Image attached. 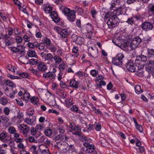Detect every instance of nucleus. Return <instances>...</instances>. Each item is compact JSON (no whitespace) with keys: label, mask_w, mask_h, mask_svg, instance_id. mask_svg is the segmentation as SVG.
Listing matches in <instances>:
<instances>
[{"label":"nucleus","mask_w":154,"mask_h":154,"mask_svg":"<svg viewBox=\"0 0 154 154\" xmlns=\"http://www.w3.org/2000/svg\"><path fill=\"white\" fill-rule=\"evenodd\" d=\"M91 13L92 15V17L93 18H95L96 15L97 14V12L96 10H95L94 8H92L91 11Z\"/></svg>","instance_id":"obj_50"},{"label":"nucleus","mask_w":154,"mask_h":154,"mask_svg":"<svg viewBox=\"0 0 154 154\" xmlns=\"http://www.w3.org/2000/svg\"><path fill=\"white\" fill-rule=\"evenodd\" d=\"M70 110L74 112H77L79 110V109L76 105H73L72 107L70 108Z\"/></svg>","instance_id":"obj_59"},{"label":"nucleus","mask_w":154,"mask_h":154,"mask_svg":"<svg viewBox=\"0 0 154 154\" xmlns=\"http://www.w3.org/2000/svg\"><path fill=\"white\" fill-rule=\"evenodd\" d=\"M81 140L84 142L90 143L91 141V140L90 138H87L85 136H82L81 138Z\"/></svg>","instance_id":"obj_39"},{"label":"nucleus","mask_w":154,"mask_h":154,"mask_svg":"<svg viewBox=\"0 0 154 154\" xmlns=\"http://www.w3.org/2000/svg\"><path fill=\"white\" fill-rule=\"evenodd\" d=\"M30 98V94L27 91H25L23 95V99L25 100H27Z\"/></svg>","instance_id":"obj_47"},{"label":"nucleus","mask_w":154,"mask_h":154,"mask_svg":"<svg viewBox=\"0 0 154 154\" xmlns=\"http://www.w3.org/2000/svg\"><path fill=\"white\" fill-rule=\"evenodd\" d=\"M116 2L117 5V6L122 8L125 4V2L124 0H117Z\"/></svg>","instance_id":"obj_27"},{"label":"nucleus","mask_w":154,"mask_h":154,"mask_svg":"<svg viewBox=\"0 0 154 154\" xmlns=\"http://www.w3.org/2000/svg\"><path fill=\"white\" fill-rule=\"evenodd\" d=\"M10 109L8 107H5L3 109V112L6 115H8L10 112Z\"/></svg>","instance_id":"obj_51"},{"label":"nucleus","mask_w":154,"mask_h":154,"mask_svg":"<svg viewBox=\"0 0 154 154\" xmlns=\"http://www.w3.org/2000/svg\"><path fill=\"white\" fill-rule=\"evenodd\" d=\"M37 69L40 72H45L47 69V68L45 63L42 62H38L37 65Z\"/></svg>","instance_id":"obj_12"},{"label":"nucleus","mask_w":154,"mask_h":154,"mask_svg":"<svg viewBox=\"0 0 154 154\" xmlns=\"http://www.w3.org/2000/svg\"><path fill=\"white\" fill-rule=\"evenodd\" d=\"M149 11L154 15V4L149 6Z\"/></svg>","instance_id":"obj_63"},{"label":"nucleus","mask_w":154,"mask_h":154,"mask_svg":"<svg viewBox=\"0 0 154 154\" xmlns=\"http://www.w3.org/2000/svg\"><path fill=\"white\" fill-rule=\"evenodd\" d=\"M55 140L63 141L64 138H63V135H58L54 137Z\"/></svg>","instance_id":"obj_42"},{"label":"nucleus","mask_w":154,"mask_h":154,"mask_svg":"<svg viewBox=\"0 0 154 154\" xmlns=\"http://www.w3.org/2000/svg\"><path fill=\"white\" fill-rule=\"evenodd\" d=\"M39 54L42 58L44 59L45 61L48 60L51 63L53 62V59L54 56L51 54L50 53L46 54L44 52H42Z\"/></svg>","instance_id":"obj_6"},{"label":"nucleus","mask_w":154,"mask_h":154,"mask_svg":"<svg viewBox=\"0 0 154 154\" xmlns=\"http://www.w3.org/2000/svg\"><path fill=\"white\" fill-rule=\"evenodd\" d=\"M24 122L28 125H35V119H31L29 117L26 118L24 119Z\"/></svg>","instance_id":"obj_19"},{"label":"nucleus","mask_w":154,"mask_h":154,"mask_svg":"<svg viewBox=\"0 0 154 154\" xmlns=\"http://www.w3.org/2000/svg\"><path fill=\"white\" fill-rule=\"evenodd\" d=\"M151 37L148 36H146L143 38V41L145 43H147L149 42L151 40Z\"/></svg>","instance_id":"obj_64"},{"label":"nucleus","mask_w":154,"mask_h":154,"mask_svg":"<svg viewBox=\"0 0 154 154\" xmlns=\"http://www.w3.org/2000/svg\"><path fill=\"white\" fill-rule=\"evenodd\" d=\"M72 99L71 98H67L65 100V105L67 108H69L71 105L73 104Z\"/></svg>","instance_id":"obj_23"},{"label":"nucleus","mask_w":154,"mask_h":154,"mask_svg":"<svg viewBox=\"0 0 154 154\" xmlns=\"http://www.w3.org/2000/svg\"><path fill=\"white\" fill-rule=\"evenodd\" d=\"M43 42V43L44 44H45L46 46H49L51 44V40L48 38H45L44 39Z\"/></svg>","instance_id":"obj_43"},{"label":"nucleus","mask_w":154,"mask_h":154,"mask_svg":"<svg viewBox=\"0 0 154 154\" xmlns=\"http://www.w3.org/2000/svg\"><path fill=\"white\" fill-rule=\"evenodd\" d=\"M58 94L59 96L62 99H65L66 97V93L64 92L63 91H60L58 93Z\"/></svg>","instance_id":"obj_41"},{"label":"nucleus","mask_w":154,"mask_h":154,"mask_svg":"<svg viewBox=\"0 0 154 154\" xmlns=\"http://www.w3.org/2000/svg\"><path fill=\"white\" fill-rule=\"evenodd\" d=\"M147 60L146 57L141 55L136 57L135 60V63L138 64L137 67L138 68L143 69L144 67L145 63Z\"/></svg>","instance_id":"obj_2"},{"label":"nucleus","mask_w":154,"mask_h":154,"mask_svg":"<svg viewBox=\"0 0 154 154\" xmlns=\"http://www.w3.org/2000/svg\"><path fill=\"white\" fill-rule=\"evenodd\" d=\"M63 12L68 19L70 22H73L75 19V13L73 11H70L69 8H65Z\"/></svg>","instance_id":"obj_3"},{"label":"nucleus","mask_w":154,"mask_h":154,"mask_svg":"<svg viewBox=\"0 0 154 154\" xmlns=\"http://www.w3.org/2000/svg\"><path fill=\"white\" fill-rule=\"evenodd\" d=\"M7 99L4 97H2L0 98V103L3 105H6L8 103Z\"/></svg>","instance_id":"obj_36"},{"label":"nucleus","mask_w":154,"mask_h":154,"mask_svg":"<svg viewBox=\"0 0 154 154\" xmlns=\"http://www.w3.org/2000/svg\"><path fill=\"white\" fill-rule=\"evenodd\" d=\"M24 47L23 45H17V47H11V50L14 52H18L19 54H22L23 52Z\"/></svg>","instance_id":"obj_9"},{"label":"nucleus","mask_w":154,"mask_h":154,"mask_svg":"<svg viewBox=\"0 0 154 154\" xmlns=\"http://www.w3.org/2000/svg\"><path fill=\"white\" fill-rule=\"evenodd\" d=\"M141 41V38L139 36L133 38L130 43V47L131 49H134L137 48Z\"/></svg>","instance_id":"obj_5"},{"label":"nucleus","mask_w":154,"mask_h":154,"mask_svg":"<svg viewBox=\"0 0 154 154\" xmlns=\"http://www.w3.org/2000/svg\"><path fill=\"white\" fill-rule=\"evenodd\" d=\"M91 50L90 53V55L93 57L95 58L97 56L98 51L97 50H94L92 47L91 48Z\"/></svg>","instance_id":"obj_25"},{"label":"nucleus","mask_w":154,"mask_h":154,"mask_svg":"<svg viewBox=\"0 0 154 154\" xmlns=\"http://www.w3.org/2000/svg\"><path fill=\"white\" fill-rule=\"evenodd\" d=\"M136 128L140 132H142L143 131V128L141 125L138 124L135 126Z\"/></svg>","instance_id":"obj_61"},{"label":"nucleus","mask_w":154,"mask_h":154,"mask_svg":"<svg viewBox=\"0 0 154 154\" xmlns=\"http://www.w3.org/2000/svg\"><path fill=\"white\" fill-rule=\"evenodd\" d=\"M138 66H135L133 61L131 60H129L127 63L126 68L127 70L132 72L136 71Z\"/></svg>","instance_id":"obj_7"},{"label":"nucleus","mask_w":154,"mask_h":154,"mask_svg":"<svg viewBox=\"0 0 154 154\" xmlns=\"http://www.w3.org/2000/svg\"><path fill=\"white\" fill-rule=\"evenodd\" d=\"M124 57V55L123 53H120L117 54L112 58V63L116 65H122Z\"/></svg>","instance_id":"obj_4"},{"label":"nucleus","mask_w":154,"mask_h":154,"mask_svg":"<svg viewBox=\"0 0 154 154\" xmlns=\"http://www.w3.org/2000/svg\"><path fill=\"white\" fill-rule=\"evenodd\" d=\"M28 126L26 125L22 124L18 126V128L20 130L23 131Z\"/></svg>","instance_id":"obj_49"},{"label":"nucleus","mask_w":154,"mask_h":154,"mask_svg":"<svg viewBox=\"0 0 154 154\" xmlns=\"http://www.w3.org/2000/svg\"><path fill=\"white\" fill-rule=\"evenodd\" d=\"M9 137L8 133L6 132H2L0 134V140L4 142H7Z\"/></svg>","instance_id":"obj_17"},{"label":"nucleus","mask_w":154,"mask_h":154,"mask_svg":"<svg viewBox=\"0 0 154 154\" xmlns=\"http://www.w3.org/2000/svg\"><path fill=\"white\" fill-rule=\"evenodd\" d=\"M0 119L1 121H3L5 123H7L9 121V118L4 115L0 116Z\"/></svg>","instance_id":"obj_40"},{"label":"nucleus","mask_w":154,"mask_h":154,"mask_svg":"<svg viewBox=\"0 0 154 154\" xmlns=\"http://www.w3.org/2000/svg\"><path fill=\"white\" fill-rule=\"evenodd\" d=\"M142 69H140V68H138L137 67L136 71V74L139 77H141L144 75L143 72V71Z\"/></svg>","instance_id":"obj_31"},{"label":"nucleus","mask_w":154,"mask_h":154,"mask_svg":"<svg viewBox=\"0 0 154 154\" xmlns=\"http://www.w3.org/2000/svg\"><path fill=\"white\" fill-rule=\"evenodd\" d=\"M44 132L46 135L48 136H51L52 133V130L50 129L45 130Z\"/></svg>","instance_id":"obj_48"},{"label":"nucleus","mask_w":154,"mask_h":154,"mask_svg":"<svg viewBox=\"0 0 154 154\" xmlns=\"http://www.w3.org/2000/svg\"><path fill=\"white\" fill-rule=\"evenodd\" d=\"M27 114L29 116H32L34 113V111L31 109H28L27 112Z\"/></svg>","instance_id":"obj_62"},{"label":"nucleus","mask_w":154,"mask_h":154,"mask_svg":"<svg viewBox=\"0 0 154 154\" xmlns=\"http://www.w3.org/2000/svg\"><path fill=\"white\" fill-rule=\"evenodd\" d=\"M119 23V20L118 17L115 15L110 17L107 22L108 27L111 29L115 27Z\"/></svg>","instance_id":"obj_1"},{"label":"nucleus","mask_w":154,"mask_h":154,"mask_svg":"<svg viewBox=\"0 0 154 154\" xmlns=\"http://www.w3.org/2000/svg\"><path fill=\"white\" fill-rule=\"evenodd\" d=\"M141 28L143 30L146 31L151 30L153 28V24L149 22H145L143 23Z\"/></svg>","instance_id":"obj_8"},{"label":"nucleus","mask_w":154,"mask_h":154,"mask_svg":"<svg viewBox=\"0 0 154 154\" xmlns=\"http://www.w3.org/2000/svg\"><path fill=\"white\" fill-rule=\"evenodd\" d=\"M54 29L58 34H60L63 29L59 26H56L54 27Z\"/></svg>","instance_id":"obj_53"},{"label":"nucleus","mask_w":154,"mask_h":154,"mask_svg":"<svg viewBox=\"0 0 154 154\" xmlns=\"http://www.w3.org/2000/svg\"><path fill=\"white\" fill-rule=\"evenodd\" d=\"M148 58H152L154 56V49H147Z\"/></svg>","instance_id":"obj_28"},{"label":"nucleus","mask_w":154,"mask_h":154,"mask_svg":"<svg viewBox=\"0 0 154 154\" xmlns=\"http://www.w3.org/2000/svg\"><path fill=\"white\" fill-rule=\"evenodd\" d=\"M83 145L86 148V152L87 153H91L94 150V145L92 144H90L89 143L84 142L83 143Z\"/></svg>","instance_id":"obj_10"},{"label":"nucleus","mask_w":154,"mask_h":154,"mask_svg":"<svg viewBox=\"0 0 154 154\" xmlns=\"http://www.w3.org/2000/svg\"><path fill=\"white\" fill-rule=\"evenodd\" d=\"M30 128L29 126H28L27 128L25 129L24 131H22L23 134L25 136L29 132Z\"/></svg>","instance_id":"obj_60"},{"label":"nucleus","mask_w":154,"mask_h":154,"mask_svg":"<svg viewBox=\"0 0 154 154\" xmlns=\"http://www.w3.org/2000/svg\"><path fill=\"white\" fill-rule=\"evenodd\" d=\"M117 6V3L116 2H112L111 5L110 7V9L111 10H113L114 11L116 8V7Z\"/></svg>","instance_id":"obj_44"},{"label":"nucleus","mask_w":154,"mask_h":154,"mask_svg":"<svg viewBox=\"0 0 154 154\" xmlns=\"http://www.w3.org/2000/svg\"><path fill=\"white\" fill-rule=\"evenodd\" d=\"M49 93L51 95L48 98L47 102L48 103L49 105L51 106H54L56 104L55 97L54 95L52 94L50 92H49Z\"/></svg>","instance_id":"obj_14"},{"label":"nucleus","mask_w":154,"mask_h":154,"mask_svg":"<svg viewBox=\"0 0 154 154\" xmlns=\"http://www.w3.org/2000/svg\"><path fill=\"white\" fill-rule=\"evenodd\" d=\"M70 32L67 29H62L60 34V36L64 38H66L68 35L70 34Z\"/></svg>","instance_id":"obj_18"},{"label":"nucleus","mask_w":154,"mask_h":154,"mask_svg":"<svg viewBox=\"0 0 154 154\" xmlns=\"http://www.w3.org/2000/svg\"><path fill=\"white\" fill-rule=\"evenodd\" d=\"M87 29L88 33L91 32L92 30V26L91 24L89 23H87L86 25H85Z\"/></svg>","instance_id":"obj_37"},{"label":"nucleus","mask_w":154,"mask_h":154,"mask_svg":"<svg viewBox=\"0 0 154 154\" xmlns=\"http://www.w3.org/2000/svg\"><path fill=\"white\" fill-rule=\"evenodd\" d=\"M27 55L29 57H35V56H36L35 51L32 50H29L27 53Z\"/></svg>","instance_id":"obj_26"},{"label":"nucleus","mask_w":154,"mask_h":154,"mask_svg":"<svg viewBox=\"0 0 154 154\" xmlns=\"http://www.w3.org/2000/svg\"><path fill=\"white\" fill-rule=\"evenodd\" d=\"M8 131L9 133L11 134H13L16 131L15 128L13 126L10 127L8 129Z\"/></svg>","instance_id":"obj_45"},{"label":"nucleus","mask_w":154,"mask_h":154,"mask_svg":"<svg viewBox=\"0 0 154 154\" xmlns=\"http://www.w3.org/2000/svg\"><path fill=\"white\" fill-rule=\"evenodd\" d=\"M29 62L30 64L32 65H38V63L37 60L34 59H31L29 60Z\"/></svg>","instance_id":"obj_46"},{"label":"nucleus","mask_w":154,"mask_h":154,"mask_svg":"<svg viewBox=\"0 0 154 154\" xmlns=\"http://www.w3.org/2000/svg\"><path fill=\"white\" fill-rule=\"evenodd\" d=\"M53 59L55 61V63H60L62 61V58L57 55L54 57Z\"/></svg>","instance_id":"obj_34"},{"label":"nucleus","mask_w":154,"mask_h":154,"mask_svg":"<svg viewBox=\"0 0 154 154\" xmlns=\"http://www.w3.org/2000/svg\"><path fill=\"white\" fill-rule=\"evenodd\" d=\"M50 15L51 16L53 20L55 23H58L60 21V20L58 17V15L57 13L55 11H53L50 14Z\"/></svg>","instance_id":"obj_16"},{"label":"nucleus","mask_w":154,"mask_h":154,"mask_svg":"<svg viewBox=\"0 0 154 154\" xmlns=\"http://www.w3.org/2000/svg\"><path fill=\"white\" fill-rule=\"evenodd\" d=\"M69 85L71 87L73 88H77L79 87L78 83L74 79H72L70 81L69 83Z\"/></svg>","instance_id":"obj_22"},{"label":"nucleus","mask_w":154,"mask_h":154,"mask_svg":"<svg viewBox=\"0 0 154 154\" xmlns=\"http://www.w3.org/2000/svg\"><path fill=\"white\" fill-rule=\"evenodd\" d=\"M116 8L114 11L116 12V14L117 15H119L123 13V10H125L124 8H120L118 6L116 7Z\"/></svg>","instance_id":"obj_21"},{"label":"nucleus","mask_w":154,"mask_h":154,"mask_svg":"<svg viewBox=\"0 0 154 154\" xmlns=\"http://www.w3.org/2000/svg\"><path fill=\"white\" fill-rule=\"evenodd\" d=\"M7 76L8 77L10 78L11 79H20V78L19 77L13 75L11 74H7Z\"/></svg>","instance_id":"obj_56"},{"label":"nucleus","mask_w":154,"mask_h":154,"mask_svg":"<svg viewBox=\"0 0 154 154\" xmlns=\"http://www.w3.org/2000/svg\"><path fill=\"white\" fill-rule=\"evenodd\" d=\"M72 129H73L75 131V132L73 133L74 135L80 136L81 134L80 132L81 131V129L78 127H76L75 125L72 126Z\"/></svg>","instance_id":"obj_20"},{"label":"nucleus","mask_w":154,"mask_h":154,"mask_svg":"<svg viewBox=\"0 0 154 154\" xmlns=\"http://www.w3.org/2000/svg\"><path fill=\"white\" fill-rule=\"evenodd\" d=\"M5 81L7 85L12 88V89H13V88H15L16 85L12 82V81L8 80H5Z\"/></svg>","instance_id":"obj_30"},{"label":"nucleus","mask_w":154,"mask_h":154,"mask_svg":"<svg viewBox=\"0 0 154 154\" xmlns=\"http://www.w3.org/2000/svg\"><path fill=\"white\" fill-rule=\"evenodd\" d=\"M18 75L24 78H27L29 76L28 74L25 72L19 73Z\"/></svg>","instance_id":"obj_55"},{"label":"nucleus","mask_w":154,"mask_h":154,"mask_svg":"<svg viewBox=\"0 0 154 154\" xmlns=\"http://www.w3.org/2000/svg\"><path fill=\"white\" fill-rule=\"evenodd\" d=\"M134 88L135 92L137 94H140L143 92L140 86L139 85H136Z\"/></svg>","instance_id":"obj_33"},{"label":"nucleus","mask_w":154,"mask_h":154,"mask_svg":"<svg viewBox=\"0 0 154 154\" xmlns=\"http://www.w3.org/2000/svg\"><path fill=\"white\" fill-rule=\"evenodd\" d=\"M31 133L32 135H35L36 134H39L40 135H41V133L39 131H36L35 129H32L31 130Z\"/></svg>","instance_id":"obj_54"},{"label":"nucleus","mask_w":154,"mask_h":154,"mask_svg":"<svg viewBox=\"0 0 154 154\" xmlns=\"http://www.w3.org/2000/svg\"><path fill=\"white\" fill-rule=\"evenodd\" d=\"M14 3L16 5H17L18 6V8L20 10H22V7L20 5V2L18 0H12Z\"/></svg>","instance_id":"obj_52"},{"label":"nucleus","mask_w":154,"mask_h":154,"mask_svg":"<svg viewBox=\"0 0 154 154\" xmlns=\"http://www.w3.org/2000/svg\"><path fill=\"white\" fill-rule=\"evenodd\" d=\"M66 67V64L65 63L63 62L60 64L59 66V69L60 70V72H62Z\"/></svg>","instance_id":"obj_35"},{"label":"nucleus","mask_w":154,"mask_h":154,"mask_svg":"<svg viewBox=\"0 0 154 154\" xmlns=\"http://www.w3.org/2000/svg\"><path fill=\"white\" fill-rule=\"evenodd\" d=\"M45 45L43 43H39L38 48L40 50H43L45 48Z\"/></svg>","instance_id":"obj_57"},{"label":"nucleus","mask_w":154,"mask_h":154,"mask_svg":"<svg viewBox=\"0 0 154 154\" xmlns=\"http://www.w3.org/2000/svg\"><path fill=\"white\" fill-rule=\"evenodd\" d=\"M121 49L123 50L126 51L128 50V46L126 43H124L123 44H121L119 45V46Z\"/></svg>","instance_id":"obj_32"},{"label":"nucleus","mask_w":154,"mask_h":154,"mask_svg":"<svg viewBox=\"0 0 154 154\" xmlns=\"http://www.w3.org/2000/svg\"><path fill=\"white\" fill-rule=\"evenodd\" d=\"M44 9L46 13L50 14L52 12V8L50 5H46L44 7Z\"/></svg>","instance_id":"obj_24"},{"label":"nucleus","mask_w":154,"mask_h":154,"mask_svg":"<svg viewBox=\"0 0 154 154\" xmlns=\"http://www.w3.org/2000/svg\"><path fill=\"white\" fill-rule=\"evenodd\" d=\"M73 42L78 45L83 44L85 41L84 38L78 35H74L72 37Z\"/></svg>","instance_id":"obj_11"},{"label":"nucleus","mask_w":154,"mask_h":154,"mask_svg":"<svg viewBox=\"0 0 154 154\" xmlns=\"http://www.w3.org/2000/svg\"><path fill=\"white\" fill-rule=\"evenodd\" d=\"M56 76V74L55 73H53L51 72H45L43 74V77L45 78L49 79H54Z\"/></svg>","instance_id":"obj_15"},{"label":"nucleus","mask_w":154,"mask_h":154,"mask_svg":"<svg viewBox=\"0 0 154 154\" xmlns=\"http://www.w3.org/2000/svg\"><path fill=\"white\" fill-rule=\"evenodd\" d=\"M15 39L16 42L17 43H20L23 41V39L22 38L19 36H17L15 38Z\"/></svg>","instance_id":"obj_58"},{"label":"nucleus","mask_w":154,"mask_h":154,"mask_svg":"<svg viewBox=\"0 0 154 154\" xmlns=\"http://www.w3.org/2000/svg\"><path fill=\"white\" fill-rule=\"evenodd\" d=\"M121 40L119 39H118L117 38H113L112 40L113 43L115 45L118 46H119L121 44L120 42Z\"/></svg>","instance_id":"obj_38"},{"label":"nucleus","mask_w":154,"mask_h":154,"mask_svg":"<svg viewBox=\"0 0 154 154\" xmlns=\"http://www.w3.org/2000/svg\"><path fill=\"white\" fill-rule=\"evenodd\" d=\"M39 99L37 97H33L30 99L31 102L34 105H37L39 101Z\"/></svg>","instance_id":"obj_29"},{"label":"nucleus","mask_w":154,"mask_h":154,"mask_svg":"<svg viewBox=\"0 0 154 154\" xmlns=\"http://www.w3.org/2000/svg\"><path fill=\"white\" fill-rule=\"evenodd\" d=\"M39 149L40 152L43 154H49V150L48 147L45 145L41 144L39 146Z\"/></svg>","instance_id":"obj_13"}]
</instances>
